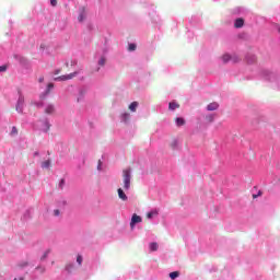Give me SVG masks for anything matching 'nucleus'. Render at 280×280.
Masks as SVG:
<instances>
[{
	"label": "nucleus",
	"instance_id": "24",
	"mask_svg": "<svg viewBox=\"0 0 280 280\" xmlns=\"http://www.w3.org/2000/svg\"><path fill=\"white\" fill-rule=\"evenodd\" d=\"M7 71V66H0V72H5Z\"/></svg>",
	"mask_w": 280,
	"mask_h": 280
},
{
	"label": "nucleus",
	"instance_id": "20",
	"mask_svg": "<svg viewBox=\"0 0 280 280\" xmlns=\"http://www.w3.org/2000/svg\"><path fill=\"white\" fill-rule=\"evenodd\" d=\"M55 88V85L52 83H48V86H47V93H50V90Z\"/></svg>",
	"mask_w": 280,
	"mask_h": 280
},
{
	"label": "nucleus",
	"instance_id": "27",
	"mask_svg": "<svg viewBox=\"0 0 280 280\" xmlns=\"http://www.w3.org/2000/svg\"><path fill=\"white\" fill-rule=\"evenodd\" d=\"M208 120H210V122H213L214 120L213 116L208 117Z\"/></svg>",
	"mask_w": 280,
	"mask_h": 280
},
{
	"label": "nucleus",
	"instance_id": "29",
	"mask_svg": "<svg viewBox=\"0 0 280 280\" xmlns=\"http://www.w3.org/2000/svg\"><path fill=\"white\" fill-rule=\"evenodd\" d=\"M63 185H65V179H61V182H60V188H62Z\"/></svg>",
	"mask_w": 280,
	"mask_h": 280
},
{
	"label": "nucleus",
	"instance_id": "31",
	"mask_svg": "<svg viewBox=\"0 0 280 280\" xmlns=\"http://www.w3.org/2000/svg\"><path fill=\"white\" fill-rule=\"evenodd\" d=\"M59 72H60V70H57V71L55 72V74H59Z\"/></svg>",
	"mask_w": 280,
	"mask_h": 280
},
{
	"label": "nucleus",
	"instance_id": "7",
	"mask_svg": "<svg viewBox=\"0 0 280 280\" xmlns=\"http://www.w3.org/2000/svg\"><path fill=\"white\" fill-rule=\"evenodd\" d=\"M218 108H219L218 103H211V104H208L207 106V110H210V112L218 110Z\"/></svg>",
	"mask_w": 280,
	"mask_h": 280
},
{
	"label": "nucleus",
	"instance_id": "18",
	"mask_svg": "<svg viewBox=\"0 0 280 280\" xmlns=\"http://www.w3.org/2000/svg\"><path fill=\"white\" fill-rule=\"evenodd\" d=\"M137 49V45L135 44H129L128 50L129 51H135Z\"/></svg>",
	"mask_w": 280,
	"mask_h": 280
},
{
	"label": "nucleus",
	"instance_id": "26",
	"mask_svg": "<svg viewBox=\"0 0 280 280\" xmlns=\"http://www.w3.org/2000/svg\"><path fill=\"white\" fill-rule=\"evenodd\" d=\"M45 125H46L47 131H49V129H50V124H49V121H46Z\"/></svg>",
	"mask_w": 280,
	"mask_h": 280
},
{
	"label": "nucleus",
	"instance_id": "32",
	"mask_svg": "<svg viewBox=\"0 0 280 280\" xmlns=\"http://www.w3.org/2000/svg\"><path fill=\"white\" fill-rule=\"evenodd\" d=\"M253 198H254V199H256V198H257V196H256V195H253Z\"/></svg>",
	"mask_w": 280,
	"mask_h": 280
},
{
	"label": "nucleus",
	"instance_id": "14",
	"mask_svg": "<svg viewBox=\"0 0 280 280\" xmlns=\"http://www.w3.org/2000/svg\"><path fill=\"white\" fill-rule=\"evenodd\" d=\"M176 126L182 127L186 124V120L184 118H175Z\"/></svg>",
	"mask_w": 280,
	"mask_h": 280
},
{
	"label": "nucleus",
	"instance_id": "8",
	"mask_svg": "<svg viewBox=\"0 0 280 280\" xmlns=\"http://www.w3.org/2000/svg\"><path fill=\"white\" fill-rule=\"evenodd\" d=\"M84 19H86V13H84V8H81V12L79 18H77V20L82 23L84 21Z\"/></svg>",
	"mask_w": 280,
	"mask_h": 280
},
{
	"label": "nucleus",
	"instance_id": "23",
	"mask_svg": "<svg viewBox=\"0 0 280 280\" xmlns=\"http://www.w3.org/2000/svg\"><path fill=\"white\" fill-rule=\"evenodd\" d=\"M72 269H73V265H67V266H66V270H67V271L70 272V270H72Z\"/></svg>",
	"mask_w": 280,
	"mask_h": 280
},
{
	"label": "nucleus",
	"instance_id": "4",
	"mask_svg": "<svg viewBox=\"0 0 280 280\" xmlns=\"http://www.w3.org/2000/svg\"><path fill=\"white\" fill-rule=\"evenodd\" d=\"M141 222H142V218L139 217L138 214H133V215H131L130 228L133 229L135 224H139Z\"/></svg>",
	"mask_w": 280,
	"mask_h": 280
},
{
	"label": "nucleus",
	"instance_id": "36",
	"mask_svg": "<svg viewBox=\"0 0 280 280\" xmlns=\"http://www.w3.org/2000/svg\"><path fill=\"white\" fill-rule=\"evenodd\" d=\"M278 31H279V33H280V27H279V30H278Z\"/></svg>",
	"mask_w": 280,
	"mask_h": 280
},
{
	"label": "nucleus",
	"instance_id": "30",
	"mask_svg": "<svg viewBox=\"0 0 280 280\" xmlns=\"http://www.w3.org/2000/svg\"><path fill=\"white\" fill-rule=\"evenodd\" d=\"M44 81H45L44 77L39 78V80H38V82H44Z\"/></svg>",
	"mask_w": 280,
	"mask_h": 280
},
{
	"label": "nucleus",
	"instance_id": "22",
	"mask_svg": "<svg viewBox=\"0 0 280 280\" xmlns=\"http://www.w3.org/2000/svg\"><path fill=\"white\" fill-rule=\"evenodd\" d=\"M59 215H60L59 209L54 210V217H59Z\"/></svg>",
	"mask_w": 280,
	"mask_h": 280
},
{
	"label": "nucleus",
	"instance_id": "5",
	"mask_svg": "<svg viewBox=\"0 0 280 280\" xmlns=\"http://www.w3.org/2000/svg\"><path fill=\"white\" fill-rule=\"evenodd\" d=\"M117 195L119 196L120 200L127 201L128 197L127 195L124 192L122 188L117 189Z\"/></svg>",
	"mask_w": 280,
	"mask_h": 280
},
{
	"label": "nucleus",
	"instance_id": "12",
	"mask_svg": "<svg viewBox=\"0 0 280 280\" xmlns=\"http://www.w3.org/2000/svg\"><path fill=\"white\" fill-rule=\"evenodd\" d=\"M45 113L48 115L55 114V106H52L51 104L48 105L45 109Z\"/></svg>",
	"mask_w": 280,
	"mask_h": 280
},
{
	"label": "nucleus",
	"instance_id": "28",
	"mask_svg": "<svg viewBox=\"0 0 280 280\" xmlns=\"http://www.w3.org/2000/svg\"><path fill=\"white\" fill-rule=\"evenodd\" d=\"M12 135H16V128L15 127L12 128Z\"/></svg>",
	"mask_w": 280,
	"mask_h": 280
},
{
	"label": "nucleus",
	"instance_id": "16",
	"mask_svg": "<svg viewBox=\"0 0 280 280\" xmlns=\"http://www.w3.org/2000/svg\"><path fill=\"white\" fill-rule=\"evenodd\" d=\"M179 277V272L178 271H174L170 273V279L175 280Z\"/></svg>",
	"mask_w": 280,
	"mask_h": 280
},
{
	"label": "nucleus",
	"instance_id": "34",
	"mask_svg": "<svg viewBox=\"0 0 280 280\" xmlns=\"http://www.w3.org/2000/svg\"><path fill=\"white\" fill-rule=\"evenodd\" d=\"M47 257V253L44 255V258H46Z\"/></svg>",
	"mask_w": 280,
	"mask_h": 280
},
{
	"label": "nucleus",
	"instance_id": "33",
	"mask_svg": "<svg viewBox=\"0 0 280 280\" xmlns=\"http://www.w3.org/2000/svg\"><path fill=\"white\" fill-rule=\"evenodd\" d=\"M24 266H27V262H24V265H22V267H24Z\"/></svg>",
	"mask_w": 280,
	"mask_h": 280
},
{
	"label": "nucleus",
	"instance_id": "17",
	"mask_svg": "<svg viewBox=\"0 0 280 280\" xmlns=\"http://www.w3.org/2000/svg\"><path fill=\"white\" fill-rule=\"evenodd\" d=\"M105 65H106V59H105V57H102V58L98 60V66L104 67Z\"/></svg>",
	"mask_w": 280,
	"mask_h": 280
},
{
	"label": "nucleus",
	"instance_id": "6",
	"mask_svg": "<svg viewBox=\"0 0 280 280\" xmlns=\"http://www.w3.org/2000/svg\"><path fill=\"white\" fill-rule=\"evenodd\" d=\"M244 24H245V21L242 18H238L237 20H235L234 27L241 28L243 27Z\"/></svg>",
	"mask_w": 280,
	"mask_h": 280
},
{
	"label": "nucleus",
	"instance_id": "13",
	"mask_svg": "<svg viewBox=\"0 0 280 280\" xmlns=\"http://www.w3.org/2000/svg\"><path fill=\"white\" fill-rule=\"evenodd\" d=\"M50 166H51V161L50 160H47V161L43 162V164H42L43 170H49Z\"/></svg>",
	"mask_w": 280,
	"mask_h": 280
},
{
	"label": "nucleus",
	"instance_id": "2",
	"mask_svg": "<svg viewBox=\"0 0 280 280\" xmlns=\"http://www.w3.org/2000/svg\"><path fill=\"white\" fill-rule=\"evenodd\" d=\"M74 77H75V72H72L68 75L56 77V78H54V81L65 82V81H68V80H72Z\"/></svg>",
	"mask_w": 280,
	"mask_h": 280
},
{
	"label": "nucleus",
	"instance_id": "9",
	"mask_svg": "<svg viewBox=\"0 0 280 280\" xmlns=\"http://www.w3.org/2000/svg\"><path fill=\"white\" fill-rule=\"evenodd\" d=\"M138 106H139L138 102L135 101V102H132V103L129 105V110H130L131 113H136Z\"/></svg>",
	"mask_w": 280,
	"mask_h": 280
},
{
	"label": "nucleus",
	"instance_id": "25",
	"mask_svg": "<svg viewBox=\"0 0 280 280\" xmlns=\"http://www.w3.org/2000/svg\"><path fill=\"white\" fill-rule=\"evenodd\" d=\"M50 3L52 7H56L57 5V0H50Z\"/></svg>",
	"mask_w": 280,
	"mask_h": 280
},
{
	"label": "nucleus",
	"instance_id": "19",
	"mask_svg": "<svg viewBox=\"0 0 280 280\" xmlns=\"http://www.w3.org/2000/svg\"><path fill=\"white\" fill-rule=\"evenodd\" d=\"M82 261H83V258L82 256H77V264H79V266H82Z\"/></svg>",
	"mask_w": 280,
	"mask_h": 280
},
{
	"label": "nucleus",
	"instance_id": "37",
	"mask_svg": "<svg viewBox=\"0 0 280 280\" xmlns=\"http://www.w3.org/2000/svg\"><path fill=\"white\" fill-rule=\"evenodd\" d=\"M13 280H16V279H13Z\"/></svg>",
	"mask_w": 280,
	"mask_h": 280
},
{
	"label": "nucleus",
	"instance_id": "3",
	"mask_svg": "<svg viewBox=\"0 0 280 280\" xmlns=\"http://www.w3.org/2000/svg\"><path fill=\"white\" fill-rule=\"evenodd\" d=\"M23 105H24V97H23V95H20V97H18V102H16V106H15V110L19 114H23Z\"/></svg>",
	"mask_w": 280,
	"mask_h": 280
},
{
	"label": "nucleus",
	"instance_id": "11",
	"mask_svg": "<svg viewBox=\"0 0 280 280\" xmlns=\"http://www.w3.org/2000/svg\"><path fill=\"white\" fill-rule=\"evenodd\" d=\"M149 249H151V252L159 250V244L156 242H152L151 244H149Z\"/></svg>",
	"mask_w": 280,
	"mask_h": 280
},
{
	"label": "nucleus",
	"instance_id": "15",
	"mask_svg": "<svg viewBox=\"0 0 280 280\" xmlns=\"http://www.w3.org/2000/svg\"><path fill=\"white\" fill-rule=\"evenodd\" d=\"M177 108H179V104L175 102L170 103V110H175Z\"/></svg>",
	"mask_w": 280,
	"mask_h": 280
},
{
	"label": "nucleus",
	"instance_id": "1",
	"mask_svg": "<svg viewBox=\"0 0 280 280\" xmlns=\"http://www.w3.org/2000/svg\"><path fill=\"white\" fill-rule=\"evenodd\" d=\"M124 178V189L128 190L131 188V168H126L122 171Z\"/></svg>",
	"mask_w": 280,
	"mask_h": 280
},
{
	"label": "nucleus",
	"instance_id": "35",
	"mask_svg": "<svg viewBox=\"0 0 280 280\" xmlns=\"http://www.w3.org/2000/svg\"><path fill=\"white\" fill-rule=\"evenodd\" d=\"M20 280H24V278H23V277H21V278H20Z\"/></svg>",
	"mask_w": 280,
	"mask_h": 280
},
{
	"label": "nucleus",
	"instance_id": "10",
	"mask_svg": "<svg viewBox=\"0 0 280 280\" xmlns=\"http://www.w3.org/2000/svg\"><path fill=\"white\" fill-rule=\"evenodd\" d=\"M158 215H159V211H156V210L149 211V212L147 213V218H148L149 220H151L152 218H155V217H158Z\"/></svg>",
	"mask_w": 280,
	"mask_h": 280
},
{
	"label": "nucleus",
	"instance_id": "21",
	"mask_svg": "<svg viewBox=\"0 0 280 280\" xmlns=\"http://www.w3.org/2000/svg\"><path fill=\"white\" fill-rule=\"evenodd\" d=\"M229 60H230V56H229V55H224V56H223V61H224V62H229Z\"/></svg>",
	"mask_w": 280,
	"mask_h": 280
}]
</instances>
